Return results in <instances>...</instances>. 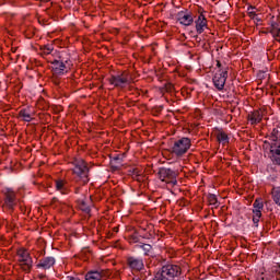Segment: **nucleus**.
<instances>
[{
    "instance_id": "nucleus-35",
    "label": "nucleus",
    "mask_w": 280,
    "mask_h": 280,
    "mask_svg": "<svg viewBox=\"0 0 280 280\" xmlns=\"http://www.w3.org/2000/svg\"><path fill=\"white\" fill-rule=\"evenodd\" d=\"M68 280H80V278H75V277L69 276V277H68Z\"/></svg>"
},
{
    "instance_id": "nucleus-38",
    "label": "nucleus",
    "mask_w": 280,
    "mask_h": 280,
    "mask_svg": "<svg viewBox=\"0 0 280 280\" xmlns=\"http://www.w3.org/2000/svg\"><path fill=\"white\" fill-rule=\"evenodd\" d=\"M52 200H56V198H54Z\"/></svg>"
},
{
    "instance_id": "nucleus-37",
    "label": "nucleus",
    "mask_w": 280,
    "mask_h": 280,
    "mask_svg": "<svg viewBox=\"0 0 280 280\" xmlns=\"http://www.w3.org/2000/svg\"><path fill=\"white\" fill-rule=\"evenodd\" d=\"M45 276H40L39 279H43Z\"/></svg>"
},
{
    "instance_id": "nucleus-28",
    "label": "nucleus",
    "mask_w": 280,
    "mask_h": 280,
    "mask_svg": "<svg viewBox=\"0 0 280 280\" xmlns=\"http://www.w3.org/2000/svg\"><path fill=\"white\" fill-rule=\"evenodd\" d=\"M217 140L219 141V143H223L224 145L225 143H229V135H226V132L224 131H220L217 135Z\"/></svg>"
},
{
    "instance_id": "nucleus-6",
    "label": "nucleus",
    "mask_w": 280,
    "mask_h": 280,
    "mask_svg": "<svg viewBox=\"0 0 280 280\" xmlns=\"http://www.w3.org/2000/svg\"><path fill=\"white\" fill-rule=\"evenodd\" d=\"M177 177L178 173L176 171H173L172 168L161 167L158 172V178L162 183L171 185V187H175V185H178V180L176 179Z\"/></svg>"
},
{
    "instance_id": "nucleus-22",
    "label": "nucleus",
    "mask_w": 280,
    "mask_h": 280,
    "mask_svg": "<svg viewBox=\"0 0 280 280\" xmlns=\"http://www.w3.org/2000/svg\"><path fill=\"white\" fill-rule=\"evenodd\" d=\"M36 116V113L32 110V108L26 107L19 112V117L22 119V121H34V117Z\"/></svg>"
},
{
    "instance_id": "nucleus-4",
    "label": "nucleus",
    "mask_w": 280,
    "mask_h": 280,
    "mask_svg": "<svg viewBox=\"0 0 280 280\" xmlns=\"http://www.w3.org/2000/svg\"><path fill=\"white\" fill-rule=\"evenodd\" d=\"M183 275V269L178 265L167 264L155 273L153 280H176Z\"/></svg>"
},
{
    "instance_id": "nucleus-2",
    "label": "nucleus",
    "mask_w": 280,
    "mask_h": 280,
    "mask_svg": "<svg viewBox=\"0 0 280 280\" xmlns=\"http://www.w3.org/2000/svg\"><path fill=\"white\" fill-rule=\"evenodd\" d=\"M217 68L212 78L213 85L218 91H224L226 80H229V66L226 62L217 60Z\"/></svg>"
},
{
    "instance_id": "nucleus-20",
    "label": "nucleus",
    "mask_w": 280,
    "mask_h": 280,
    "mask_svg": "<svg viewBox=\"0 0 280 280\" xmlns=\"http://www.w3.org/2000/svg\"><path fill=\"white\" fill-rule=\"evenodd\" d=\"M269 141L270 142L265 141V143H268L270 148H273V145H280V127L272 129L271 133L269 135Z\"/></svg>"
},
{
    "instance_id": "nucleus-36",
    "label": "nucleus",
    "mask_w": 280,
    "mask_h": 280,
    "mask_svg": "<svg viewBox=\"0 0 280 280\" xmlns=\"http://www.w3.org/2000/svg\"><path fill=\"white\" fill-rule=\"evenodd\" d=\"M42 3H49L51 0H39Z\"/></svg>"
},
{
    "instance_id": "nucleus-21",
    "label": "nucleus",
    "mask_w": 280,
    "mask_h": 280,
    "mask_svg": "<svg viewBox=\"0 0 280 280\" xmlns=\"http://www.w3.org/2000/svg\"><path fill=\"white\" fill-rule=\"evenodd\" d=\"M128 176H131L137 183H144L145 180V175H143V171L139 167L129 168Z\"/></svg>"
},
{
    "instance_id": "nucleus-23",
    "label": "nucleus",
    "mask_w": 280,
    "mask_h": 280,
    "mask_svg": "<svg viewBox=\"0 0 280 280\" xmlns=\"http://www.w3.org/2000/svg\"><path fill=\"white\" fill-rule=\"evenodd\" d=\"M161 95H165V93H176V88L174 83L166 82L162 88H160Z\"/></svg>"
},
{
    "instance_id": "nucleus-34",
    "label": "nucleus",
    "mask_w": 280,
    "mask_h": 280,
    "mask_svg": "<svg viewBox=\"0 0 280 280\" xmlns=\"http://www.w3.org/2000/svg\"><path fill=\"white\" fill-rule=\"evenodd\" d=\"M259 34H270V26L259 32Z\"/></svg>"
},
{
    "instance_id": "nucleus-27",
    "label": "nucleus",
    "mask_w": 280,
    "mask_h": 280,
    "mask_svg": "<svg viewBox=\"0 0 280 280\" xmlns=\"http://www.w3.org/2000/svg\"><path fill=\"white\" fill-rule=\"evenodd\" d=\"M127 242H129V244H139V242H141V235H139V232L135 231L127 236Z\"/></svg>"
},
{
    "instance_id": "nucleus-5",
    "label": "nucleus",
    "mask_w": 280,
    "mask_h": 280,
    "mask_svg": "<svg viewBox=\"0 0 280 280\" xmlns=\"http://www.w3.org/2000/svg\"><path fill=\"white\" fill-rule=\"evenodd\" d=\"M190 148L191 139L183 137L182 139H178L173 143L171 152L172 154H175V156H185V154L189 152Z\"/></svg>"
},
{
    "instance_id": "nucleus-9",
    "label": "nucleus",
    "mask_w": 280,
    "mask_h": 280,
    "mask_svg": "<svg viewBox=\"0 0 280 280\" xmlns=\"http://www.w3.org/2000/svg\"><path fill=\"white\" fill-rule=\"evenodd\" d=\"M14 207H16V192L8 188L4 191L2 208L10 213H14Z\"/></svg>"
},
{
    "instance_id": "nucleus-18",
    "label": "nucleus",
    "mask_w": 280,
    "mask_h": 280,
    "mask_svg": "<svg viewBox=\"0 0 280 280\" xmlns=\"http://www.w3.org/2000/svg\"><path fill=\"white\" fill-rule=\"evenodd\" d=\"M269 159L273 165H278V167H280V144H278V147H270Z\"/></svg>"
},
{
    "instance_id": "nucleus-1",
    "label": "nucleus",
    "mask_w": 280,
    "mask_h": 280,
    "mask_svg": "<svg viewBox=\"0 0 280 280\" xmlns=\"http://www.w3.org/2000/svg\"><path fill=\"white\" fill-rule=\"evenodd\" d=\"M72 165L73 180L82 186L89 185V180H91L89 163L83 159H75L73 160Z\"/></svg>"
},
{
    "instance_id": "nucleus-8",
    "label": "nucleus",
    "mask_w": 280,
    "mask_h": 280,
    "mask_svg": "<svg viewBox=\"0 0 280 280\" xmlns=\"http://www.w3.org/2000/svg\"><path fill=\"white\" fill-rule=\"evenodd\" d=\"M51 65L54 75H65V73H69V71H71V61L65 60L62 57L55 59Z\"/></svg>"
},
{
    "instance_id": "nucleus-24",
    "label": "nucleus",
    "mask_w": 280,
    "mask_h": 280,
    "mask_svg": "<svg viewBox=\"0 0 280 280\" xmlns=\"http://www.w3.org/2000/svg\"><path fill=\"white\" fill-rule=\"evenodd\" d=\"M271 198H272L275 205H277V207L280 208V186H273L272 187Z\"/></svg>"
},
{
    "instance_id": "nucleus-17",
    "label": "nucleus",
    "mask_w": 280,
    "mask_h": 280,
    "mask_svg": "<svg viewBox=\"0 0 280 280\" xmlns=\"http://www.w3.org/2000/svg\"><path fill=\"white\" fill-rule=\"evenodd\" d=\"M197 34H202L205 30L209 27L205 13H200L198 19L195 21Z\"/></svg>"
},
{
    "instance_id": "nucleus-14",
    "label": "nucleus",
    "mask_w": 280,
    "mask_h": 280,
    "mask_svg": "<svg viewBox=\"0 0 280 280\" xmlns=\"http://www.w3.org/2000/svg\"><path fill=\"white\" fill-rule=\"evenodd\" d=\"M56 191H60L62 196H69L71 194V187H69V182L63 178H57L54 180Z\"/></svg>"
},
{
    "instance_id": "nucleus-3",
    "label": "nucleus",
    "mask_w": 280,
    "mask_h": 280,
    "mask_svg": "<svg viewBox=\"0 0 280 280\" xmlns=\"http://www.w3.org/2000/svg\"><path fill=\"white\" fill-rule=\"evenodd\" d=\"M15 257L18 258L20 270L25 275H30L32 268H34V258H32L30 250L25 247H19L15 252Z\"/></svg>"
},
{
    "instance_id": "nucleus-12",
    "label": "nucleus",
    "mask_w": 280,
    "mask_h": 280,
    "mask_svg": "<svg viewBox=\"0 0 280 280\" xmlns=\"http://www.w3.org/2000/svg\"><path fill=\"white\" fill-rule=\"evenodd\" d=\"M264 115H266V107L255 109L247 115V121H249L252 126H257V124H261Z\"/></svg>"
},
{
    "instance_id": "nucleus-11",
    "label": "nucleus",
    "mask_w": 280,
    "mask_h": 280,
    "mask_svg": "<svg viewBox=\"0 0 280 280\" xmlns=\"http://www.w3.org/2000/svg\"><path fill=\"white\" fill-rule=\"evenodd\" d=\"M126 264L128 268H130V270H132L133 272H141V270L145 268V265L143 264V259L137 258L135 256H128L126 258Z\"/></svg>"
},
{
    "instance_id": "nucleus-25",
    "label": "nucleus",
    "mask_w": 280,
    "mask_h": 280,
    "mask_svg": "<svg viewBox=\"0 0 280 280\" xmlns=\"http://www.w3.org/2000/svg\"><path fill=\"white\" fill-rule=\"evenodd\" d=\"M121 163H124V159L121 158V155H115L114 158H112L110 160V165L112 168L115 170V172H117V170H119Z\"/></svg>"
},
{
    "instance_id": "nucleus-15",
    "label": "nucleus",
    "mask_w": 280,
    "mask_h": 280,
    "mask_svg": "<svg viewBox=\"0 0 280 280\" xmlns=\"http://www.w3.org/2000/svg\"><path fill=\"white\" fill-rule=\"evenodd\" d=\"M54 266H56V258L47 256L38 260L36 268L40 270H50Z\"/></svg>"
},
{
    "instance_id": "nucleus-32",
    "label": "nucleus",
    "mask_w": 280,
    "mask_h": 280,
    "mask_svg": "<svg viewBox=\"0 0 280 280\" xmlns=\"http://www.w3.org/2000/svg\"><path fill=\"white\" fill-rule=\"evenodd\" d=\"M60 74H54L50 79V81L52 82V84H55V86H60V77H58Z\"/></svg>"
},
{
    "instance_id": "nucleus-33",
    "label": "nucleus",
    "mask_w": 280,
    "mask_h": 280,
    "mask_svg": "<svg viewBox=\"0 0 280 280\" xmlns=\"http://www.w3.org/2000/svg\"><path fill=\"white\" fill-rule=\"evenodd\" d=\"M74 194L78 196L79 194H84L86 196V191H82V187H75L74 188Z\"/></svg>"
},
{
    "instance_id": "nucleus-30",
    "label": "nucleus",
    "mask_w": 280,
    "mask_h": 280,
    "mask_svg": "<svg viewBox=\"0 0 280 280\" xmlns=\"http://www.w3.org/2000/svg\"><path fill=\"white\" fill-rule=\"evenodd\" d=\"M40 50L43 51L44 56H49L51 51H54V46L52 44H47L40 47Z\"/></svg>"
},
{
    "instance_id": "nucleus-26",
    "label": "nucleus",
    "mask_w": 280,
    "mask_h": 280,
    "mask_svg": "<svg viewBox=\"0 0 280 280\" xmlns=\"http://www.w3.org/2000/svg\"><path fill=\"white\" fill-rule=\"evenodd\" d=\"M207 201H208V205L214 207V209H218V207H220V201H218V196L213 194L207 195Z\"/></svg>"
},
{
    "instance_id": "nucleus-19",
    "label": "nucleus",
    "mask_w": 280,
    "mask_h": 280,
    "mask_svg": "<svg viewBox=\"0 0 280 280\" xmlns=\"http://www.w3.org/2000/svg\"><path fill=\"white\" fill-rule=\"evenodd\" d=\"M91 196L89 199H86V195H84V192L82 194V197H80L77 200V205L79 207V209L81 211H83V213H91V206L89 205V201L91 202Z\"/></svg>"
},
{
    "instance_id": "nucleus-13",
    "label": "nucleus",
    "mask_w": 280,
    "mask_h": 280,
    "mask_svg": "<svg viewBox=\"0 0 280 280\" xmlns=\"http://www.w3.org/2000/svg\"><path fill=\"white\" fill-rule=\"evenodd\" d=\"M253 222L254 226H259V220H261V211L264 210V202L261 199H256L253 203Z\"/></svg>"
},
{
    "instance_id": "nucleus-16",
    "label": "nucleus",
    "mask_w": 280,
    "mask_h": 280,
    "mask_svg": "<svg viewBox=\"0 0 280 280\" xmlns=\"http://www.w3.org/2000/svg\"><path fill=\"white\" fill-rule=\"evenodd\" d=\"M106 277H108L107 270H91L86 272L85 280H102L106 279Z\"/></svg>"
},
{
    "instance_id": "nucleus-10",
    "label": "nucleus",
    "mask_w": 280,
    "mask_h": 280,
    "mask_svg": "<svg viewBox=\"0 0 280 280\" xmlns=\"http://www.w3.org/2000/svg\"><path fill=\"white\" fill-rule=\"evenodd\" d=\"M176 21L180 25H185V27H189V25H194V13H191V11L187 9L179 11L176 14Z\"/></svg>"
},
{
    "instance_id": "nucleus-29",
    "label": "nucleus",
    "mask_w": 280,
    "mask_h": 280,
    "mask_svg": "<svg viewBox=\"0 0 280 280\" xmlns=\"http://www.w3.org/2000/svg\"><path fill=\"white\" fill-rule=\"evenodd\" d=\"M138 248H141L147 257L150 256V254L152 253V245L150 244L143 243L141 245H138Z\"/></svg>"
},
{
    "instance_id": "nucleus-31",
    "label": "nucleus",
    "mask_w": 280,
    "mask_h": 280,
    "mask_svg": "<svg viewBox=\"0 0 280 280\" xmlns=\"http://www.w3.org/2000/svg\"><path fill=\"white\" fill-rule=\"evenodd\" d=\"M254 10H255V7H253V5H249L247 8V14H248L249 19H255V16H257V13Z\"/></svg>"
},
{
    "instance_id": "nucleus-7",
    "label": "nucleus",
    "mask_w": 280,
    "mask_h": 280,
    "mask_svg": "<svg viewBox=\"0 0 280 280\" xmlns=\"http://www.w3.org/2000/svg\"><path fill=\"white\" fill-rule=\"evenodd\" d=\"M108 82L115 89H126L130 84V75L128 71H122L120 74H112Z\"/></svg>"
}]
</instances>
